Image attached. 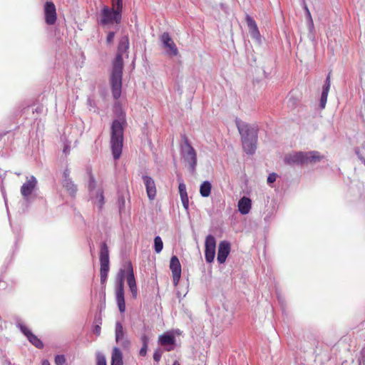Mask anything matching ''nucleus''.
I'll return each mask as SVG.
<instances>
[{"label":"nucleus","instance_id":"f257e3e1","mask_svg":"<svg viewBox=\"0 0 365 365\" xmlns=\"http://www.w3.org/2000/svg\"><path fill=\"white\" fill-rule=\"evenodd\" d=\"M129 48V41L127 36H123L119 41L118 52L113 63L110 76L112 94L115 99L120 98L122 88V74L123 68V55Z\"/></svg>","mask_w":365,"mask_h":365},{"label":"nucleus","instance_id":"f03ea898","mask_svg":"<svg viewBox=\"0 0 365 365\" xmlns=\"http://www.w3.org/2000/svg\"><path fill=\"white\" fill-rule=\"evenodd\" d=\"M237 127L241 135L242 148L247 154H253L257 148V130L247 123L237 122Z\"/></svg>","mask_w":365,"mask_h":365},{"label":"nucleus","instance_id":"7ed1b4c3","mask_svg":"<svg viewBox=\"0 0 365 365\" xmlns=\"http://www.w3.org/2000/svg\"><path fill=\"white\" fill-rule=\"evenodd\" d=\"M322 158L317 151L292 152L284 155V162L290 166L302 165L307 163H316L320 161Z\"/></svg>","mask_w":365,"mask_h":365},{"label":"nucleus","instance_id":"20e7f679","mask_svg":"<svg viewBox=\"0 0 365 365\" xmlns=\"http://www.w3.org/2000/svg\"><path fill=\"white\" fill-rule=\"evenodd\" d=\"M123 119H116L113 121L110 132V147L115 160L121 155L123 142Z\"/></svg>","mask_w":365,"mask_h":365},{"label":"nucleus","instance_id":"39448f33","mask_svg":"<svg viewBox=\"0 0 365 365\" xmlns=\"http://www.w3.org/2000/svg\"><path fill=\"white\" fill-rule=\"evenodd\" d=\"M183 143L180 145L181 155L184 161L187 163L192 172H194L197 165V154L185 135L182 136Z\"/></svg>","mask_w":365,"mask_h":365},{"label":"nucleus","instance_id":"423d86ee","mask_svg":"<svg viewBox=\"0 0 365 365\" xmlns=\"http://www.w3.org/2000/svg\"><path fill=\"white\" fill-rule=\"evenodd\" d=\"M125 269H120L115 280V299L119 311L123 313L125 311L124 298V277Z\"/></svg>","mask_w":365,"mask_h":365},{"label":"nucleus","instance_id":"0eeeda50","mask_svg":"<svg viewBox=\"0 0 365 365\" xmlns=\"http://www.w3.org/2000/svg\"><path fill=\"white\" fill-rule=\"evenodd\" d=\"M100 263L101 283L103 284L107 280L109 271V251L106 242H103L101 245Z\"/></svg>","mask_w":365,"mask_h":365},{"label":"nucleus","instance_id":"6e6552de","mask_svg":"<svg viewBox=\"0 0 365 365\" xmlns=\"http://www.w3.org/2000/svg\"><path fill=\"white\" fill-rule=\"evenodd\" d=\"M121 21V14L110 9L108 6H104L101 13L100 23L102 25L118 24Z\"/></svg>","mask_w":365,"mask_h":365},{"label":"nucleus","instance_id":"1a4fd4ad","mask_svg":"<svg viewBox=\"0 0 365 365\" xmlns=\"http://www.w3.org/2000/svg\"><path fill=\"white\" fill-rule=\"evenodd\" d=\"M160 41L165 53L170 56H176L178 54V49L169 34L164 32L160 36Z\"/></svg>","mask_w":365,"mask_h":365},{"label":"nucleus","instance_id":"9d476101","mask_svg":"<svg viewBox=\"0 0 365 365\" xmlns=\"http://www.w3.org/2000/svg\"><path fill=\"white\" fill-rule=\"evenodd\" d=\"M205 257L208 263L214 261L215 256L216 240L214 236L209 235L205 239Z\"/></svg>","mask_w":365,"mask_h":365},{"label":"nucleus","instance_id":"9b49d317","mask_svg":"<svg viewBox=\"0 0 365 365\" xmlns=\"http://www.w3.org/2000/svg\"><path fill=\"white\" fill-rule=\"evenodd\" d=\"M37 183V180L34 175L26 178V181L21 187V194L25 200H29L30 195L36 190Z\"/></svg>","mask_w":365,"mask_h":365},{"label":"nucleus","instance_id":"f8f14e48","mask_svg":"<svg viewBox=\"0 0 365 365\" xmlns=\"http://www.w3.org/2000/svg\"><path fill=\"white\" fill-rule=\"evenodd\" d=\"M170 269L173 274V284L177 286L181 277V264L175 255H173L170 259Z\"/></svg>","mask_w":365,"mask_h":365},{"label":"nucleus","instance_id":"ddd939ff","mask_svg":"<svg viewBox=\"0 0 365 365\" xmlns=\"http://www.w3.org/2000/svg\"><path fill=\"white\" fill-rule=\"evenodd\" d=\"M125 268L127 272L128 285L130 288V290L132 293L133 297H136L137 293H138V289H137L135 279L134 277L133 269V266H132L131 263L127 262L125 264Z\"/></svg>","mask_w":365,"mask_h":365},{"label":"nucleus","instance_id":"4468645a","mask_svg":"<svg viewBox=\"0 0 365 365\" xmlns=\"http://www.w3.org/2000/svg\"><path fill=\"white\" fill-rule=\"evenodd\" d=\"M45 21L48 25H53L56 21V10L54 4L46 1L44 6Z\"/></svg>","mask_w":365,"mask_h":365},{"label":"nucleus","instance_id":"2eb2a0df","mask_svg":"<svg viewBox=\"0 0 365 365\" xmlns=\"http://www.w3.org/2000/svg\"><path fill=\"white\" fill-rule=\"evenodd\" d=\"M115 341L117 343L120 344L125 348H127L129 346L130 342L125 336V331L123 325L120 322H117L115 323Z\"/></svg>","mask_w":365,"mask_h":365},{"label":"nucleus","instance_id":"dca6fc26","mask_svg":"<svg viewBox=\"0 0 365 365\" xmlns=\"http://www.w3.org/2000/svg\"><path fill=\"white\" fill-rule=\"evenodd\" d=\"M230 252V244L227 241H222L218 246L217 259L219 263L222 264L225 262L228 255Z\"/></svg>","mask_w":365,"mask_h":365},{"label":"nucleus","instance_id":"f3484780","mask_svg":"<svg viewBox=\"0 0 365 365\" xmlns=\"http://www.w3.org/2000/svg\"><path fill=\"white\" fill-rule=\"evenodd\" d=\"M70 171L68 169H66L63 172V179L62 182L63 187L68 192L69 195L71 196H74L76 191L77 187L76 185L73 183L71 179L69 177Z\"/></svg>","mask_w":365,"mask_h":365},{"label":"nucleus","instance_id":"a211bd4d","mask_svg":"<svg viewBox=\"0 0 365 365\" xmlns=\"http://www.w3.org/2000/svg\"><path fill=\"white\" fill-rule=\"evenodd\" d=\"M142 178L146 188L148 198L150 200H154L156 195V187L153 179L148 175H143Z\"/></svg>","mask_w":365,"mask_h":365},{"label":"nucleus","instance_id":"6ab92c4d","mask_svg":"<svg viewBox=\"0 0 365 365\" xmlns=\"http://www.w3.org/2000/svg\"><path fill=\"white\" fill-rule=\"evenodd\" d=\"M21 329V331L24 334L25 336L28 338L29 341L34 345L36 347L41 349L43 348V344L42 341L34 335L26 326L22 324H19L18 325Z\"/></svg>","mask_w":365,"mask_h":365},{"label":"nucleus","instance_id":"aec40b11","mask_svg":"<svg viewBox=\"0 0 365 365\" xmlns=\"http://www.w3.org/2000/svg\"><path fill=\"white\" fill-rule=\"evenodd\" d=\"M175 341V337L172 334H165L159 337V343L162 346H166L165 349L168 351L173 350Z\"/></svg>","mask_w":365,"mask_h":365},{"label":"nucleus","instance_id":"412c9836","mask_svg":"<svg viewBox=\"0 0 365 365\" xmlns=\"http://www.w3.org/2000/svg\"><path fill=\"white\" fill-rule=\"evenodd\" d=\"M246 22L249 28V31L252 38L259 41L260 38V34L255 21L251 16L247 15Z\"/></svg>","mask_w":365,"mask_h":365},{"label":"nucleus","instance_id":"4be33fe9","mask_svg":"<svg viewBox=\"0 0 365 365\" xmlns=\"http://www.w3.org/2000/svg\"><path fill=\"white\" fill-rule=\"evenodd\" d=\"M331 81H330V73L327 76L324 85L322 87V92L320 98L319 106L322 109H324L326 106L328 93L330 89Z\"/></svg>","mask_w":365,"mask_h":365},{"label":"nucleus","instance_id":"5701e85b","mask_svg":"<svg viewBox=\"0 0 365 365\" xmlns=\"http://www.w3.org/2000/svg\"><path fill=\"white\" fill-rule=\"evenodd\" d=\"M178 190L180 195L182 204L185 210L188 209L189 200L186 190V185L183 181L179 182Z\"/></svg>","mask_w":365,"mask_h":365},{"label":"nucleus","instance_id":"b1692460","mask_svg":"<svg viewBox=\"0 0 365 365\" xmlns=\"http://www.w3.org/2000/svg\"><path fill=\"white\" fill-rule=\"evenodd\" d=\"M251 209V200L247 197H242L238 202V210L242 215L249 213Z\"/></svg>","mask_w":365,"mask_h":365},{"label":"nucleus","instance_id":"393cba45","mask_svg":"<svg viewBox=\"0 0 365 365\" xmlns=\"http://www.w3.org/2000/svg\"><path fill=\"white\" fill-rule=\"evenodd\" d=\"M93 202L96 205L99 209H101L104 205V196L102 188L97 189L93 195H91Z\"/></svg>","mask_w":365,"mask_h":365},{"label":"nucleus","instance_id":"a878e982","mask_svg":"<svg viewBox=\"0 0 365 365\" xmlns=\"http://www.w3.org/2000/svg\"><path fill=\"white\" fill-rule=\"evenodd\" d=\"M111 365H123V354L118 347L113 349L111 355Z\"/></svg>","mask_w":365,"mask_h":365},{"label":"nucleus","instance_id":"bb28decb","mask_svg":"<svg viewBox=\"0 0 365 365\" xmlns=\"http://www.w3.org/2000/svg\"><path fill=\"white\" fill-rule=\"evenodd\" d=\"M212 185L209 181H204L200 187V193L204 197H207L210 195Z\"/></svg>","mask_w":365,"mask_h":365},{"label":"nucleus","instance_id":"cd10ccee","mask_svg":"<svg viewBox=\"0 0 365 365\" xmlns=\"http://www.w3.org/2000/svg\"><path fill=\"white\" fill-rule=\"evenodd\" d=\"M307 14H308V17H309V22H308V27H309V38L310 40L312 41H314V23H313V21H312V16H311V14L309 11V10L307 9Z\"/></svg>","mask_w":365,"mask_h":365},{"label":"nucleus","instance_id":"c85d7f7f","mask_svg":"<svg viewBox=\"0 0 365 365\" xmlns=\"http://www.w3.org/2000/svg\"><path fill=\"white\" fill-rule=\"evenodd\" d=\"M154 248L156 253H160L163 248V242L159 236H156L154 239Z\"/></svg>","mask_w":365,"mask_h":365},{"label":"nucleus","instance_id":"c756f323","mask_svg":"<svg viewBox=\"0 0 365 365\" xmlns=\"http://www.w3.org/2000/svg\"><path fill=\"white\" fill-rule=\"evenodd\" d=\"M54 361L56 365H68L65 356L63 354L56 355Z\"/></svg>","mask_w":365,"mask_h":365},{"label":"nucleus","instance_id":"7c9ffc66","mask_svg":"<svg viewBox=\"0 0 365 365\" xmlns=\"http://www.w3.org/2000/svg\"><path fill=\"white\" fill-rule=\"evenodd\" d=\"M113 8L115 11H119L120 14L123 9V0H112Z\"/></svg>","mask_w":365,"mask_h":365},{"label":"nucleus","instance_id":"2f4dec72","mask_svg":"<svg viewBox=\"0 0 365 365\" xmlns=\"http://www.w3.org/2000/svg\"><path fill=\"white\" fill-rule=\"evenodd\" d=\"M96 182L94 178L92 176H91L89 183H88V189H89V192H90V195H93L94 194V192H96L97 191V190L96 189Z\"/></svg>","mask_w":365,"mask_h":365},{"label":"nucleus","instance_id":"473e14b6","mask_svg":"<svg viewBox=\"0 0 365 365\" xmlns=\"http://www.w3.org/2000/svg\"><path fill=\"white\" fill-rule=\"evenodd\" d=\"M96 365H106L105 356L99 352L96 354Z\"/></svg>","mask_w":365,"mask_h":365},{"label":"nucleus","instance_id":"72a5a7b5","mask_svg":"<svg viewBox=\"0 0 365 365\" xmlns=\"http://www.w3.org/2000/svg\"><path fill=\"white\" fill-rule=\"evenodd\" d=\"M118 205L119 212L121 213L124 210L125 207V200L124 196L121 195V196L118 197Z\"/></svg>","mask_w":365,"mask_h":365},{"label":"nucleus","instance_id":"f704fd0d","mask_svg":"<svg viewBox=\"0 0 365 365\" xmlns=\"http://www.w3.org/2000/svg\"><path fill=\"white\" fill-rule=\"evenodd\" d=\"M162 356V352L160 350H156L153 354V359L155 361L158 362Z\"/></svg>","mask_w":365,"mask_h":365},{"label":"nucleus","instance_id":"c9c22d12","mask_svg":"<svg viewBox=\"0 0 365 365\" xmlns=\"http://www.w3.org/2000/svg\"><path fill=\"white\" fill-rule=\"evenodd\" d=\"M114 37H115V33L113 31H110L107 36V38H106L107 43H112L114 39Z\"/></svg>","mask_w":365,"mask_h":365},{"label":"nucleus","instance_id":"e433bc0d","mask_svg":"<svg viewBox=\"0 0 365 365\" xmlns=\"http://www.w3.org/2000/svg\"><path fill=\"white\" fill-rule=\"evenodd\" d=\"M277 179V175L275 173H271L269 175L267 178V183L271 184L275 182Z\"/></svg>","mask_w":365,"mask_h":365},{"label":"nucleus","instance_id":"4c0bfd02","mask_svg":"<svg viewBox=\"0 0 365 365\" xmlns=\"http://www.w3.org/2000/svg\"><path fill=\"white\" fill-rule=\"evenodd\" d=\"M143 345H148L149 342V338L146 334H143L140 338Z\"/></svg>","mask_w":365,"mask_h":365},{"label":"nucleus","instance_id":"58836bf2","mask_svg":"<svg viewBox=\"0 0 365 365\" xmlns=\"http://www.w3.org/2000/svg\"><path fill=\"white\" fill-rule=\"evenodd\" d=\"M148 345H142L141 349H140L139 354L140 356H145L147 354Z\"/></svg>","mask_w":365,"mask_h":365},{"label":"nucleus","instance_id":"ea45409f","mask_svg":"<svg viewBox=\"0 0 365 365\" xmlns=\"http://www.w3.org/2000/svg\"><path fill=\"white\" fill-rule=\"evenodd\" d=\"M93 332L96 334V335H100V333H101V327L97 325L95 327L94 329H93Z\"/></svg>","mask_w":365,"mask_h":365},{"label":"nucleus","instance_id":"a19ab883","mask_svg":"<svg viewBox=\"0 0 365 365\" xmlns=\"http://www.w3.org/2000/svg\"><path fill=\"white\" fill-rule=\"evenodd\" d=\"M68 152H69V147L66 145L63 148V153L67 154Z\"/></svg>","mask_w":365,"mask_h":365},{"label":"nucleus","instance_id":"79ce46f5","mask_svg":"<svg viewBox=\"0 0 365 365\" xmlns=\"http://www.w3.org/2000/svg\"><path fill=\"white\" fill-rule=\"evenodd\" d=\"M41 365H51L49 361L47 359H45L42 361Z\"/></svg>","mask_w":365,"mask_h":365},{"label":"nucleus","instance_id":"37998d69","mask_svg":"<svg viewBox=\"0 0 365 365\" xmlns=\"http://www.w3.org/2000/svg\"><path fill=\"white\" fill-rule=\"evenodd\" d=\"M173 365H180V364L178 361H175Z\"/></svg>","mask_w":365,"mask_h":365}]
</instances>
